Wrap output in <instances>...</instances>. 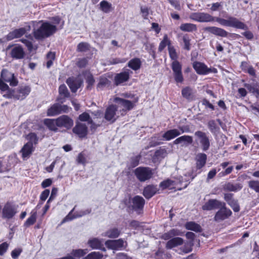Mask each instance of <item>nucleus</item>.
Wrapping results in <instances>:
<instances>
[{"label":"nucleus","mask_w":259,"mask_h":259,"mask_svg":"<svg viewBox=\"0 0 259 259\" xmlns=\"http://www.w3.org/2000/svg\"><path fill=\"white\" fill-rule=\"evenodd\" d=\"M166 155V151L165 149H160L155 152L153 160L155 162L160 161L163 159Z\"/></svg>","instance_id":"obj_34"},{"label":"nucleus","mask_w":259,"mask_h":259,"mask_svg":"<svg viewBox=\"0 0 259 259\" xmlns=\"http://www.w3.org/2000/svg\"><path fill=\"white\" fill-rule=\"evenodd\" d=\"M183 239L180 237H175L168 240L166 244V248L171 249L172 248L181 245L183 243Z\"/></svg>","instance_id":"obj_23"},{"label":"nucleus","mask_w":259,"mask_h":259,"mask_svg":"<svg viewBox=\"0 0 259 259\" xmlns=\"http://www.w3.org/2000/svg\"><path fill=\"white\" fill-rule=\"evenodd\" d=\"M16 212L15 206L12 203L7 202L2 209V216L3 218L10 219L12 218Z\"/></svg>","instance_id":"obj_11"},{"label":"nucleus","mask_w":259,"mask_h":259,"mask_svg":"<svg viewBox=\"0 0 259 259\" xmlns=\"http://www.w3.org/2000/svg\"><path fill=\"white\" fill-rule=\"evenodd\" d=\"M141 156L138 155L131 158L130 160V165L132 167H135L139 163Z\"/></svg>","instance_id":"obj_55"},{"label":"nucleus","mask_w":259,"mask_h":259,"mask_svg":"<svg viewBox=\"0 0 259 259\" xmlns=\"http://www.w3.org/2000/svg\"><path fill=\"white\" fill-rule=\"evenodd\" d=\"M90 50V45L87 42H80L77 47L78 52H84Z\"/></svg>","instance_id":"obj_49"},{"label":"nucleus","mask_w":259,"mask_h":259,"mask_svg":"<svg viewBox=\"0 0 259 259\" xmlns=\"http://www.w3.org/2000/svg\"><path fill=\"white\" fill-rule=\"evenodd\" d=\"M193 90L190 87H186L182 90V95L183 97L187 99H190L192 98Z\"/></svg>","instance_id":"obj_46"},{"label":"nucleus","mask_w":259,"mask_h":259,"mask_svg":"<svg viewBox=\"0 0 259 259\" xmlns=\"http://www.w3.org/2000/svg\"><path fill=\"white\" fill-rule=\"evenodd\" d=\"M21 42L24 44L27 47L28 50L29 51H32L33 50H35L36 48H34L32 45V42L31 41H29V40H27L26 39H22L21 40Z\"/></svg>","instance_id":"obj_58"},{"label":"nucleus","mask_w":259,"mask_h":259,"mask_svg":"<svg viewBox=\"0 0 259 259\" xmlns=\"http://www.w3.org/2000/svg\"><path fill=\"white\" fill-rule=\"evenodd\" d=\"M9 244L7 242H4L0 244V255H3L7 251Z\"/></svg>","instance_id":"obj_64"},{"label":"nucleus","mask_w":259,"mask_h":259,"mask_svg":"<svg viewBox=\"0 0 259 259\" xmlns=\"http://www.w3.org/2000/svg\"><path fill=\"white\" fill-rule=\"evenodd\" d=\"M73 132L80 138L84 137L87 134V126L84 123L78 122L73 128Z\"/></svg>","instance_id":"obj_19"},{"label":"nucleus","mask_w":259,"mask_h":259,"mask_svg":"<svg viewBox=\"0 0 259 259\" xmlns=\"http://www.w3.org/2000/svg\"><path fill=\"white\" fill-rule=\"evenodd\" d=\"M119 117V113L117 112V107L116 105H111L109 106L105 113V118L111 122H114Z\"/></svg>","instance_id":"obj_10"},{"label":"nucleus","mask_w":259,"mask_h":259,"mask_svg":"<svg viewBox=\"0 0 259 259\" xmlns=\"http://www.w3.org/2000/svg\"><path fill=\"white\" fill-rule=\"evenodd\" d=\"M114 102L117 104L116 106L117 108H122V109L120 110V115H121L125 114L127 111L133 109L134 106V103L119 97L115 98L114 99Z\"/></svg>","instance_id":"obj_6"},{"label":"nucleus","mask_w":259,"mask_h":259,"mask_svg":"<svg viewBox=\"0 0 259 259\" xmlns=\"http://www.w3.org/2000/svg\"><path fill=\"white\" fill-rule=\"evenodd\" d=\"M208 127L210 131L213 134H217L220 129L214 120L209 121L208 123Z\"/></svg>","instance_id":"obj_48"},{"label":"nucleus","mask_w":259,"mask_h":259,"mask_svg":"<svg viewBox=\"0 0 259 259\" xmlns=\"http://www.w3.org/2000/svg\"><path fill=\"white\" fill-rule=\"evenodd\" d=\"M74 209L75 207H74L72 210L69 213V214L63 220L62 223L71 221L73 219H76L77 218L81 217L85 214L90 213L91 212V210L87 209L85 210L80 211V212H76L75 214L73 215L72 213L74 211Z\"/></svg>","instance_id":"obj_21"},{"label":"nucleus","mask_w":259,"mask_h":259,"mask_svg":"<svg viewBox=\"0 0 259 259\" xmlns=\"http://www.w3.org/2000/svg\"><path fill=\"white\" fill-rule=\"evenodd\" d=\"M66 82L72 92H76L82 83L79 79H74L73 77L69 78Z\"/></svg>","instance_id":"obj_22"},{"label":"nucleus","mask_w":259,"mask_h":259,"mask_svg":"<svg viewBox=\"0 0 259 259\" xmlns=\"http://www.w3.org/2000/svg\"><path fill=\"white\" fill-rule=\"evenodd\" d=\"M181 135L180 131L178 129L170 130L166 132L162 136L163 139L169 141Z\"/></svg>","instance_id":"obj_27"},{"label":"nucleus","mask_w":259,"mask_h":259,"mask_svg":"<svg viewBox=\"0 0 259 259\" xmlns=\"http://www.w3.org/2000/svg\"><path fill=\"white\" fill-rule=\"evenodd\" d=\"M30 29V26H27L26 27L20 28L16 29L10 32L7 35V40H11L15 38H20L23 36L27 31Z\"/></svg>","instance_id":"obj_12"},{"label":"nucleus","mask_w":259,"mask_h":259,"mask_svg":"<svg viewBox=\"0 0 259 259\" xmlns=\"http://www.w3.org/2000/svg\"><path fill=\"white\" fill-rule=\"evenodd\" d=\"M60 113V105L55 104L48 110V115L54 116Z\"/></svg>","instance_id":"obj_40"},{"label":"nucleus","mask_w":259,"mask_h":259,"mask_svg":"<svg viewBox=\"0 0 259 259\" xmlns=\"http://www.w3.org/2000/svg\"><path fill=\"white\" fill-rule=\"evenodd\" d=\"M38 28L34 29L33 33L35 38L41 39L48 37L54 33L56 31V25L51 24L48 22H41L37 23Z\"/></svg>","instance_id":"obj_1"},{"label":"nucleus","mask_w":259,"mask_h":259,"mask_svg":"<svg viewBox=\"0 0 259 259\" xmlns=\"http://www.w3.org/2000/svg\"><path fill=\"white\" fill-rule=\"evenodd\" d=\"M1 76L4 81L9 82L10 85H17L18 81L14 77L13 73L10 72L6 70H3L1 73Z\"/></svg>","instance_id":"obj_18"},{"label":"nucleus","mask_w":259,"mask_h":259,"mask_svg":"<svg viewBox=\"0 0 259 259\" xmlns=\"http://www.w3.org/2000/svg\"><path fill=\"white\" fill-rule=\"evenodd\" d=\"M145 203V199L142 196L137 195L130 198L127 205L129 207L140 213L143 209Z\"/></svg>","instance_id":"obj_4"},{"label":"nucleus","mask_w":259,"mask_h":259,"mask_svg":"<svg viewBox=\"0 0 259 259\" xmlns=\"http://www.w3.org/2000/svg\"><path fill=\"white\" fill-rule=\"evenodd\" d=\"M120 231L115 228L110 229L102 234L103 236L111 238H115L119 236Z\"/></svg>","instance_id":"obj_35"},{"label":"nucleus","mask_w":259,"mask_h":259,"mask_svg":"<svg viewBox=\"0 0 259 259\" xmlns=\"http://www.w3.org/2000/svg\"><path fill=\"white\" fill-rule=\"evenodd\" d=\"M168 52L170 58L174 61H177L178 58L177 54L176 52L175 49L172 46H169L168 47Z\"/></svg>","instance_id":"obj_56"},{"label":"nucleus","mask_w":259,"mask_h":259,"mask_svg":"<svg viewBox=\"0 0 259 259\" xmlns=\"http://www.w3.org/2000/svg\"><path fill=\"white\" fill-rule=\"evenodd\" d=\"M178 183L176 181H173L171 180L167 179L160 183V186L162 189L172 188Z\"/></svg>","instance_id":"obj_43"},{"label":"nucleus","mask_w":259,"mask_h":259,"mask_svg":"<svg viewBox=\"0 0 259 259\" xmlns=\"http://www.w3.org/2000/svg\"><path fill=\"white\" fill-rule=\"evenodd\" d=\"M192 142L193 138L191 136L184 135L176 139L174 141V144L175 145H178L180 144H183L184 145H188L192 144Z\"/></svg>","instance_id":"obj_28"},{"label":"nucleus","mask_w":259,"mask_h":259,"mask_svg":"<svg viewBox=\"0 0 259 259\" xmlns=\"http://www.w3.org/2000/svg\"><path fill=\"white\" fill-rule=\"evenodd\" d=\"M27 139L29 140V142L33 144H36L37 141V138L35 134L30 133L27 136Z\"/></svg>","instance_id":"obj_61"},{"label":"nucleus","mask_w":259,"mask_h":259,"mask_svg":"<svg viewBox=\"0 0 259 259\" xmlns=\"http://www.w3.org/2000/svg\"><path fill=\"white\" fill-rule=\"evenodd\" d=\"M190 18L199 22H209L214 20V18L208 13L196 12L191 14Z\"/></svg>","instance_id":"obj_8"},{"label":"nucleus","mask_w":259,"mask_h":259,"mask_svg":"<svg viewBox=\"0 0 259 259\" xmlns=\"http://www.w3.org/2000/svg\"><path fill=\"white\" fill-rule=\"evenodd\" d=\"M110 81L105 76H101L99 79V81L97 85V89L102 90L108 87Z\"/></svg>","instance_id":"obj_42"},{"label":"nucleus","mask_w":259,"mask_h":259,"mask_svg":"<svg viewBox=\"0 0 259 259\" xmlns=\"http://www.w3.org/2000/svg\"><path fill=\"white\" fill-rule=\"evenodd\" d=\"M31 89L28 85H21L17 90V93L14 91H11L8 94H5L4 97L8 98H15L17 99H23L30 92Z\"/></svg>","instance_id":"obj_3"},{"label":"nucleus","mask_w":259,"mask_h":259,"mask_svg":"<svg viewBox=\"0 0 259 259\" xmlns=\"http://www.w3.org/2000/svg\"><path fill=\"white\" fill-rule=\"evenodd\" d=\"M153 172L149 167H139L135 170V175L137 179L141 182H145L150 179Z\"/></svg>","instance_id":"obj_5"},{"label":"nucleus","mask_w":259,"mask_h":259,"mask_svg":"<svg viewBox=\"0 0 259 259\" xmlns=\"http://www.w3.org/2000/svg\"><path fill=\"white\" fill-rule=\"evenodd\" d=\"M76 161L79 164H85L86 163V158L83 153H80L76 159Z\"/></svg>","instance_id":"obj_60"},{"label":"nucleus","mask_w":259,"mask_h":259,"mask_svg":"<svg viewBox=\"0 0 259 259\" xmlns=\"http://www.w3.org/2000/svg\"><path fill=\"white\" fill-rule=\"evenodd\" d=\"M100 9L104 13H107L110 11L111 4L106 1H102L100 4Z\"/></svg>","instance_id":"obj_45"},{"label":"nucleus","mask_w":259,"mask_h":259,"mask_svg":"<svg viewBox=\"0 0 259 259\" xmlns=\"http://www.w3.org/2000/svg\"><path fill=\"white\" fill-rule=\"evenodd\" d=\"M129 78L128 72H124L117 74L115 77V83L116 85L120 84L126 81Z\"/></svg>","instance_id":"obj_29"},{"label":"nucleus","mask_w":259,"mask_h":259,"mask_svg":"<svg viewBox=\"0 0 259 259\" xmlns=\"http://www.w3.org/2000/svg\"><path fill=\"white\" fill-rule=\"evenodd\" d=\"M248 186L250 188L253 190L257 193H259V181L252 180L248 182Z\"/></svg>","instance_id":"obj_50"},{"label":"nucleus","mask_w":259,"mask_h":259,"mask_svg":"<svg viewBox=\"0 0 259 259\" xmlns=\"http://www.w3.org/2000/svg\"><path fill=\"white\" fill-rule=\"evenodd\" d=\"M141 61L140 59L135 58L131 60L128 63V66L134 70H137L141 67Z\"/></svg>","instance_id":"obj_38"},{"label":"nucleus","mask_w":259,"mask_h":259,"mask_svg":"<svg viewBox=\"0 0 259 259\" xmlns=\"http://www.w3.org/2000/svg\"><path fill=\"white\" fill-rule=\"evenodd\" d=\"M193 67L196 73L200 75H206L211 72H216L215 69L208 68L204 63L195 61L193 63Z\"/></svg>","instance_id":"obj_7"},{"label":"nucleus","mask_w":259,"mask_h":259,"mask_svg":"<svg viewBox=\"0 0 259 259\" xmlns=\"http://www.w3.org/2000/svg\"><path fill=\"white\" fill-rule=\"evenodd\" d=\"M22 157L23 159L27 158L32 152V143H27L21 150Z\"/></svg>","instance_id":"obj_31"},{"label":"nucleus","mask_w":259,"mask_h":259,"mask_svg":"<svg viewBox=\"0 0 259 259\" xmlns=\"http://www.w3.org/2000/svg\"><path fill=\"white\" fill-rule=\"evenodd\" d=\"M157 191L158 189L156 186L148 185L144 188L143 194L145 198L149 199L151 198Z\"/></svg>","instance_id":"obj_25"},{"label":"nucleus","mask_w":259,"mask_h":259,"mask_svg":"<svg viewBox=\"0 0 259 259\" xmlns=\"http://www.w3.org/2000/svg\"><path fill=\"white\" fill-rule=\"evenodd\" d=\"M22 250L21 248H15L11 252L12 257L14 259L18 258L19 255L21 254Z\"/></svg>","instance_id":"obj_63"},{"label":"nucleus","mask_w":259,"mask_h":259,"mask_svg":"<svg viewBox=\"0 0 259 259\" xmlns=\"http://www.w3.org/2000/svg\"><path fill=\"white\" fill-rule=\"evenodd\" d=\"M193 242L188 241L185 242L184 245L178 249L177 251L179 254L187 253L192 250Z\"/></svg>","instance_id":"obj_33"},{"label":"nucleus","mask_w":259,"mask_h":259,"mask_svg":"<svg viewBox=\"0 0 259 259\" xmlns=\"http://www.w3.org/2000/svg\"><path fill=\"white\" fill-rule=\"evenodd\" d=\"M106 247L112 250H120L124 246V241L121 239L117 240H109L105 243Z\"/></svg>","instance_id":"obj_17"},{"label":"nucleus","mask_w":259,"mask_h":259,"mask_svg":"<svg viewBox=\"0 0 259 259\" xmlns=\"http://www.w3.org/2000/svg\"><path fill=\"white\" fill-rule=\"evenodd\" d=\"M195 135L198 138L199 142L200 144L202 149L205 151L209 149L210 147V141L206 134L201 131H196Z\"/></svg>","instance_id":"obj_9"},{"label":"nucleus","mask_w":259,"mask_h":259,"mask_svg":"<svg viewBox=\"0 0 259 259\" xmlns=\"http://www.w3.org/2000/svg\"><path fill=\"white\" fill-rule=\"evenodd\" d=\"M225 203L216 199H210L202 206L203 210H210L225 206Z\"/></svg>","instance_id":"obj_16"},{"label":"nucleus","mask_w":259,"mask_h":259,"mask_svg":"<svg viewBox=\"0 0 259 259\" xmlns=\"http://www.w3.org/2000/svg\"><path fill=\"white\" fill-rule=\"evenodd\" d=\"M229 205L232 208L234 211L237 212L239 210V206L236 200L234 199L228 203Z\"/></svg>","instance_id":"obj_62"},{"label":"nucleus","mask_w":259,"mask_h":259,"mask_svg":"<svg viewBox=\"0 0 259 259\" xmlns=\"http://www.w3.org/2000/svg\"><path fill=\"white\" fill-rule=\"evenodd\" d=\"M10 54L14 59H22L24 57L25 53L21 46L16 45L11 49Z\"/></svg>","instance_id":"obj_14"},{"label":"nucleus","mask_w":259,"mask_h":259,"mask_svg":"<svg viewBox=\"0 0 259 259\" xmlns=\"http://www.w3.org/2000/svg\"><path fill=\"white\" fill-rule=\"evenodd\" d=\"M88 252V249H76L73 250L72 252V254L76 257H80L83 256Z\"/></svg>","instance_id":"obj_51"},{"label":"nucleus","mask_w":259,"mask_h":259,"mask_svg":"<svg viewBox=\"0 0 259 259\" xmlns=\"http://www.w3.org/2000/svg\"><path fill=\"white\" fill-rule=\"evenodd\" d=\"M88 243L89 246L94 249H100L101 247H102L103 246L102 240H100L96 238H92L89 240Z\"/></svg>","instance_id":"obj_30"},{"label":"nucleus","mask_w":259,"mask_h":259,"mask_svg":"<svg viewBox=\"0 0 259 259\" xmlns=\"http://www.w3.org/2000/svg\"><path fill=\"white\" fill-rule=\"evenodd\" d=\"M184 43V49L187 50H190V39L187 36H184L183 37Z\"/></svg>","instance_id":"obj_57"},{"label":"nucleus","mask_w":259,"mask_h":259,"mask_svg":"<svg viewBox=\"0 0 259 259\" xmlns=\"http://www.w3.org/2000/svg\"><path fill=\"white\" fill-rule=\"evenodd\" d=\"M196 175H193L190 172H188L187 174L185 175V178L184 179H183L182 177L180 178L179 182L180 184H182L183 181L187 182L190 180H193L196 177Z\"/></svg>","instance_id":"obj_52"},{"label":"nucleus","mask_w":259,"mask_h":259,"mask_svg":"<svg viewBox=\"0 0 259 259\" xmlns=\"http://www.w3.org/2000/svg\"><path fill=\"white\" fill-rule=\"evenodd\" d=\"M242 188V186L240 184H233L230 182L225 184L223 187L224 190L234 192L240 190Z\"/></svg>","instance_id":"obj_32"},{"label":"nucleus","mask_w":259,"mask_h":259,"mask_svg":"<svg viewBox=\"0 0 259 259\" xmlns=\"http://www.w3.org/2000/svg\"><path fill=\"white\" fill-rule=\"evenodd\" d=\"M127 59L125 58H116L110 60V64H117L125 62Z\"/></svg>","instance_id":"obj_59"},{"label":"nucleus","mask_w":259,"mask_h":259,"mask_svg":"<svg viewBox=\"0 0 259 259\" xmlns=\"http://www.w3.org/2000/svg\"><path fill=\"white\" fill-rule=\"evenodd\" d=\"M170 41L168 39L167 35L165 34L163 36V40L160 42L159 47H158V50L161 52L162 51L166 46H168V47L169 46H170Z\"/></svg>","instance_id":"obj_44"},{"label":"nucleus","mask_w":259,"mask_h":259,"mask_svg":"<svg viewBox=\"0 0 259 259\" xmlns=\"http://www.w3.org/2000/svg\"><path fill=\"white\" fill-rule=\"evenodd\" d=\"M214 20L222 26L231 27L242 30H246L247 29V26L246 24L234 17H229L228 19L216 17L214 18Z\"/></svg>","instance_id":"obj_2"},{"label":"nucleus","mask_w":259,"mask_h":259,"mask_svg":"<svg viewBox=\"0 0 259 259\" xmlns=\"http://www.w3.org/2000/svg\"><path fill=\"white\" fill-rule=\"evenodd\" d=\"M174 73L182 72V66L178 61H174L171 64Z\"/></svg>","instance_id":"obj_53"},{"label":"nucleus","mask_w":259,"mask_h":259,"mask_svg":"<svg viewBox=\"0 0 259 259\" xmlns=\"http://www.w3.org/2000/svg\"><path fill=\"white\" fill-rule=\"evenodd\" d=\"M103 257L102 253L98 251H93L88 254L84 259H102Z\"/></svg>","instance_id":"obj_47"},{"label":"nucleus","mask_w":259,"mask_h":259,"mask_svg":"<svg viewBox=\"0 0 259 259\" xmlns=\"http://www.w3.org/2000/svg\"><path fill=\"white\" fill-rule=\"evenodd\" d=\"M57 122L58 127H64L66 128H71L73 124L72 119L67 115H62L57 118Z\"/></svg>","instance_id":"obj_15"},{"label":"nucleus","mask_w":259,"mask_h":259,"mask_svg":"<svg viewBox=\"0 0 259 259\" xmlns=\"http://www.w3.org/2000/svg\"><path fill=\"white\" fill-rule=\"evenodd\" d=\"M59 97L58 98V100L61 103H63L65 101V99L69 96V93L65 84H62L59 87Z\"/></svg>","instance_id":"obj_24"},{"label":"nucleus","mask_w":259,"mask_h":259,"mask_svg":"<svg viewBox=\"0 0 259 259\" xmlns=\"http://www.w3.org/2000/svg\"><path fill=\"white\" fill-rule=\"evenodd\" d=\"M204 30L207 32L221 37H227L228 34V32L224 29L215 26L207 27L204 28Z\"/></svg>","instance_id":"obj_20"},{"label":"nucleus","mask_w":259,"mask_h":259,"mask_svg":"<svg viewBox=\"0 0 259 259\" xmlns=\"http://www.w3.org/2000/svg\"><path fill=\"white\" fill-rule=\"evenodd\" d=\"M207 159V156L204 153H198L196 157V164L197 169H201L205 164Z\"/></svg>","instance_id":"obj_26"},{"label":"nucleus","mask_w":259,"mask_h":259,"mask_svg":"<svg viewBox=\"0 0 259 259\" xmlns=\"http://www.w3.org/2000/svg\"><path fill=\"white\" fill-rule=\"evenodd\" d=\"M180 28L182 31L186 32H192L197 30L196 25L192 23L182 24Z\"/></svg>","instance_id":"obj_39"},{"label":"nucleus","mask_w":259,"mask_h":259,"mask_svg":"<svg viewBox=\"0 0 259 259\" xmlns=\"http://www.w3.org/2000/svg\"><path fill=\"white\" fill-rule=\"evenodd\" d=\"M220 209L216 213L214 219L217 222H220L227 219L232 214V211L225 206L220 208Z\"/></svg>","instance_id":"obj_13"},{"label":"nucleus","mask_w":259,"mask_h":259,"mask_svg":"<svg viewBox=\"0 0 259 259\" xmlns=\"http://www.w3.org/2000/svg\"><path fill=\"white\" fill-rule=\"evenodd\" d=\"M37 211L33 209L30 212V216L27 219L24 223V226L26 227L32 225L35 223L36 220Z\"/></svg>","instance_id":"obj_36"},{"label":"nucleus","mask_w":259,"mask_h":259,"mask_svg":"<svg viewBox=\"0 0 259 259\" xmlns=\"http://www.w3.org/2000/svg\"><path fill=\"white\" fill-rule=\"evenodd\" d=\"M185 226L186 229L196 232H199L201 231V226L194 222H187L186 223Z\"/></svg>","instance_id":"obj_37"},{"label":"nucleus","mask_w":259,"mask_h":259,"mask_svg":"<svg viewBox=\"0 0 259 259\" xmlns=\"http://www.w3.org/2000/svg\"><path fill=\"white\" fill-rule=\"evenodd\" d=\"M45 124L48 127V128L54 131H57L58 123L57 122V119H47L45 120Z\"/></svg>","instance_id":"obj_41"},{"label":"nucleus","mask_w":259,"mask_h":259,"mask_svg":"<svg viewBox=\"0 0 259 259\" xmlns=\"http://www.w3.org/2000/svg\"><path fill=\"white\" fill-rule=\"evenodd\" d=\"M79 119L81 121H87L88 123H92V120L90 115L87 113L84 112L79 116Z\"/></svg>","instance_id":"obj_54"}]
</instances>
